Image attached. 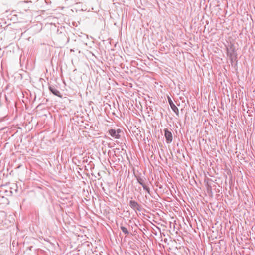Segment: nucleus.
<instances>
[{
  "label": "nucleus",
  "instance_id": "dca6fc26",
  "mask_svg": "<svg viewBox=\"0 0 255 255\" xmlns=\"http://www.w3.org/2000/svg\"><path fill=\"white\" fill-rule=\"evenodd\" d=\"M66 214H67V216H68V214H67V213H66ZM70 215H71V214H70Z\"/></svg>",
  "mask_w": 255,
  "mask_h": 255
},
{
  "label": "nucleus",
  "instance_id": "f3484780",
  "mask_svg": "<svg viewBox=\"0 0 255 255\" xmlns=\"http://www.w3.org/2000/svg\"><path fill=\"white\" fill-rule=\"evenodd\" d=\"M66 214H67V216H68V214H67V213H66ZM70 215H71V214H70Z\"/></svg>",
  "mask_w": 255,
  "mask_h": 255
},
{
  "label": "nucleus",
  "instance_id": "9b49d317",
  "mask_svg": "<svg viewBox=\"0 0 255 255\" xmlns=\"http://www.w3.org/2000/svg\"><path fill=\"white\" fill-rule=\"evenodd\" d=\"M144 189L148 194H150V188L146 185V184L142 186Z\"/></svg>",
  "mask_w": 255,
  "mask_h": 255
},
{
  "label": "nucleus",
  "instance_id": "a211bd4d",
  "mask_svg": "<svg viewBox=\"0 0 255 255\" xmlns=\"http://www.w3.org/2000/svg\"><path fill=\"white\" fill-rule=\"evenodd\" d=\"M68 0H65V2H66V1H68Z\"/></svg>",
  "mask_w": 255,
  "mask_h": 255
},
{
  "label": "nucleus",
  "instance_id": "f03ea898",
  "mask_svg": "<svg viewBox=\"0 0 255 255\" xmlns=\"http://www.w3.org/2000/svg\"><path fill=\"white\" fill-rule=\"evenodd\" d=\"M226 51L227 56L229 57L232 64L234 61H237V54L233 44L230 43L226 46Z\"/></svg>",
  "mask_w": 255,
  "mask_h": 255
},
{
  "label": "nucleus",
  "instance_id": "ddd939ff",
  "mask_svg": "<svg viewBox=\"0 0 255 255\" xmlns=\"http://www.w3.org/2000/svg\"><path fill=\"white\" fill-rule=\"evenodd\" d=\"M116 131H117V134H119V133L121 132V130L120 129H118L116 130Z\"/></svg>",
  "mask_w": 255,
  "mask_h": 255
},
{
  "label": "nucleus",
  "instance_id": "7ed1b4c3",
  "mask_svg": "<svg viewBox=\"0 0 255 255\" xmlns=\"http://www.w3.org/2000/svg\"><path fill=\"white\" fill-rule=\"evenodd\" d=\"M129 206L135 211L141 210V206L135 200H130L129 203Z\"/></svg>",
  "mask_w": 255,
  "mask_h": 255
},
{
  "label": "nucleus",
  "instance_id": "1a4fd4ad",
  "mask_svg": "<svg viewBox=\"0 0 255 255\" xmlns=\"http://www.w3.org/2000/svg\"><path fill=\"white\" fill-rule=\"evenodd\" d=\"M120 229H121V230L122 231V232L125 234H126V235H128L129 234V232L128 231V230L127 229V228H126V227L123 226H120Z\"/></svg>",
  "mask_w": 255,
  "mask_h": 255
},
{
  "label": "nucleus",
  "instance_id": "0eeeda50",
  "mask_svg": "<svg viewBox=\"0 0 255 255\" xmlns=\"http://www.w3.org/2000/svg\"><path fill=\"white\" fill-rule=\"evenodd\" d=\"M109 133L112 137H115L116 139H119L120 137V135L117 134V131H116V130L114 129H110L109 130Z\"/></svg>",
  "mask_w": 255,
  "mask_h": 255
},
{
  "label": "nucleus",
  "instance_id": "4468645a",
  "mask_svg": "<svg viewBox=\"0 0 255 255\" xmlns=\"http://www.w3.org/2000/svg\"><path fill=\"white\" fill-rule=\"evenodd\" d=\"M70 1H71L69 4H72L74 3V2L73 1V0H70Z\"/></svg>",
  "mask_w": 255,
  "mask_h": 255
},
{
  "label": "nucleus",
  "instance_id": "f257e3e1",
  "mask_svg": "<svg viewBox=\"0 0 255 255\" xmlns=\"http://www.w3.org/2000/svg\"><path fill=\"white\" fill-rule=\"evenodd\" d=\"M73 181L71 179H68L67 181H65V184L67 186V188H69V193H67L69 196L65 197V204H67V207H71L73 205V196L74 194V189L73 188Z\"/></svg>",
  "mask_w": 255,
  "mask_h": 255
},
{
  "label": "nucleus",
  "instance_id": "39448f33",
  "mask_svg": "<svg viewBox=\"0 0 255 255\" xmlns=\"http://www.w3.org/2000/svg\"><path fill=\"white\" fill-rule=\"evenodd\" d=\"M168 102L172 110L175 113L176 115L179 116V111L178 108L173 103L170 97H168Z\"/></svg>",
  "mask_w": 255,
  "mask_h": 255
},
{
  "label": "nucleus",
  "instance_id": "2eb2a0df",
  "mask_svg": "<svg viewBox=\"0 0 255 255\" xmlns=\"http://www.w3.org/2000/svg\"><path fill=\"white\" fill-rule=\"evenodd\" d=\"M69 39L68 38V39H67V43H68V42H69Z\"/></svg>",
  "mask_w": 255,
  "mask_h": 255
},
{
  "label": "nucleus",
  "instance_id": "f8f14e48",
  "mask_svg": "<svg viewBox=\"0 0 255 255\" xmlns=\"http://www.w3.org/2000/svg\"><path fill=\"white\" fill-rule=\"evenodd\" d=\"M69 188L66 189V187H65V197H69V195L67 194V193H69Z\"/></svg>",
  "mask_w": 255,
  "mask_h": 255
},
{
  "label": "nucleus",
  "instance_id": "6e6552de",
  "mask_svg": "<svg viewBox=\"0 0 255 255\" xmlns=\"http://www.w3.org/2000/svg\"><path fill=\"white\" fill-rule=\"evenodd\" d=\"M136 178L137 180L138 183H139L141 186H143L146 184L145 183V178L143 177H141L140 176L135 175Z\"/></svg>",
  "mask_w": 255,
  "mask_h": 255
},
{
  "label": "nucleus",
  "instance_id": "9d476101",
  "mask_svg": "<svg viewBox=\"0 0 255 255\" xmlns=\"http://www.w3.org/2000/svg\"><path fill=\"white\" fill-rule=\"evenodd\" d=\"M49 88H50V91H51V92H52L54 94H55V95H57V96H59V91H57V90H56L54 89L53 88H52V87H50Z\"/></svg>",
  "mask_w": 255,
  "mask_h": 255
},
{
  "label": "nucleus",
  "instance_id": "423d86ee",
  "mask_svg": "<svg viewBox=\"0 0 255 255\" xmlns=\"http://www.w3.org/2000/svg\"><path fill=\"white\" fill-rule=\"evenodd\" d=\"M72 211H73L71 210H70V211H68V213L70 214L71 215L69 216V218H67V222L65 221V224H66L67 223H68L69 225H70L74 223V221L72 218L74 217V215Z\"/></svg>",
  "mask_w": 255,
  "mask_h": 255
},
{
  "label": "nucleus",
  "instance_id": "20e7f679",
  "mask_svg": "<svg viewBox=\"0 0 255 255\" xmlns=\"http://www.w3.org/2000/svg\"><path fill=\"white\" fill-rule=\"evenodd\" d=\"M164 131L166 142L167 143H170L173 140L172 133L171 131L169 130L167 128H165L164 129Z\"/></svg>",
  "mask_w": 255,
  "mask_h": 255
}]
</instances>
